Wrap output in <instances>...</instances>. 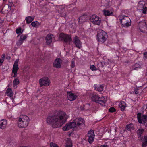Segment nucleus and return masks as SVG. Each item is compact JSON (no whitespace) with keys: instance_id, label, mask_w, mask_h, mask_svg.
Returning <instances> with one entry per match:
<instances>
[{"instance_id":"obj_1","label":"nucleus","mask_w":147,"mask_h":147,"mask_svg":"<svg viewBox=\"0 0 147 147\" xmlns=\"http://www.w3.org/2000/svg\"><path fill=\"white\" fill-rule=\"evenodd\" d=\"M67 115L63 111L58 112L53 115L48 116L46 122L49 124H51L54 128L61 127L66 121Z\"/></svg>"},{"instance_id":"obj_2","label":"nucleus","mask_w":147,"mask_h":147,"mask_svg":"<svg viewBox=\"0 0 147 147\" xmlns=\"http://www.w3.org/2000/svg\"><path fill=\"white\" fill-rule=\"evenodd\" d=\"M85 122L84 119L80 117L74 120L72 122L67 123L63 129L64 131H68L71 128L82 129L85 126Z\"/></svg>"},{"instance_id":"obj_3","label":"nucleus","mask_w":147,"mask_h":147,"mask_svg":"<svg viewBox=\"0 0 147 147\" xmlns=\"http://www.w3.org/2000/svg\"><path fill=\"white\" fill-rule=\"evenodd\" d=\"M89 96L92 101L100 104L102 106L105 105L106 100L104 97H99L98 94L96 92L91 93Z\"/></svg>"},{"instance_id":"obj_4","label":"nucleus","mask_w":147,"mask_h":147,"mask_svg":"<svg viewBox=\"0 0 147 147\" xmlns=\"http://www.w3.org/2000/svg\"><path fill=\"white\" fill-rule=\"evenodd\" d=\"M96 37L98 41L104 43L107 40L108 36L107 33L104 31L100 30L98 32Z\"/></svg>"},{"instance_id":"obj_5","label":"nucleus","mask_w":147,"mask_h":147,"mask_svg":"<svg viewBox=\"0 0 147 147\" xmlns=\"http://www.w3.org/2000/svg\"><path fill=\"white\" fill-rule=\"evenodd\" d=\"M29 121V117L26 115H23L22 118L19 119L18 126L20 128H25L28 126Z\"/></svg>"},{"instance_id":"obj_6","label":"nucleus","mask_w":147,"mask_h":147,"mask_svg":"<svg viewBox=\"0 0 147 147\" xmlns=\"http://www.w3.org/2000/svg\"><path fill=\"white\" fill-rule=\"evenodd\" d=\"M119 18L120 22L124 27H128L131 25V20L128 16L121 15L119 16Z\"/></svg>"},{"instance_id":"obj_7","label":"nucleus","mask_w":147,"mask_h":147,"mask_svg":"<svg viewBox=\"0 0 147 147\" xmlns=\"http://www.w3.org/2000/svg\"><path fill=\"white\" fill-rule=\"evenodd\" d=\"M59 39L60 40L63 41L64 43H68L69 45L72 42L71 37L69 35L65 34L63 33H61L59 36Z\"/></svg>"},{"instance_id":"obj_8","label":"nucleus","mask_w":147,"mask_h":147,"mask_svg":"<svg viewBox=\"0 0 147 147\" xmlns=\"http://www.w3.org/2000/svg\"><path fill=\"white\" fill-rule=\"evenodd\" d=\"M90 20L93 24L98 25L100 24L101 21V18L95 15L91 16L90 17Z\"/></svg>"},{"instance_id":"obj_9","label":"nucleus","mask_w":147,"mask_h":147,"mask_svg":"<svg viewBox=\"0 0 147 147\" xmlns=\"http://www.w3.org/2000/svg\"><path fill=\"white\" fill-rule=\"evenodd\" d=\"M147 122V115H141L140 113L138 112V123L144 126L145 123Z\"/></svg>"},{"instance_id":"obj_10","label":"nucleus","mask_w":147,"mask_h":147,"mask_svg":"<svg viewBox=\"0 0 147 147\" xmlns=\"http://www.w3.org/2000/svg\"><path fill=\"white\" fill-rule=\"evenodd\" d=\"M39 82L40 87L43 86H48L50 83V80L47 77H44L40 79Z\"/></svg>"},{"instance_id":"obj_11","label":"nucleus","mask_w":147,"mask_h":147,"mask_svg":"<svg viewBox=\"0 0 147 147\" xmlns=\"http://www.w3.org/2000/svg\"><path fill=\"white\" fill-rule=\"evenodd\" d=\"M73 42L77 48L80 49L82 47V42L80 40V38L78 36H75L74 37L73 39Z\"/></svg>"},{"instance_id":"obj_12","label":"nucleus","mask_w":147,"mask_h":147,"mask_svg":"<svg viewBox=\"0 0 147 147\" xmlns=\"http://www.w3.org/2000/svg\"><path fill=\"white\" fill-rule=\"evenodd\" d=\"M95 135L94 131L93 130H90L88 133V142L90 144L92 143L94 141Z\"/></svg>"},{"instance_id":"obj_13","label":"nucleus","mask_w":147,"mask_h":147,"mask_svg":"<svg viewBox=\"0 0 147 147\" xmlns=\"http://www.w3.org/2000/svg\"><path fill=\"white\" fill-rule=\"evenodd\" d=\"M138 26H139V29L141 31L143 32H145V30L147 29L146 23L144 21L140 22L138 23Z\"/></svg>"},{"instance_id":"obj_14","label":"nucleus","mask_w":147,"mask_h":147,"mask_svg":"<svg viewBox=\"0 0 147 147\" xmlns=\"http://www.w3.org/2000/svg\"><path fill=\"white\" fill-rule=\"evenodd\" d=\"M67 97L68 100L71 101L75 100L77 98V96L71 92H67Z\"/></svg>"},{"instance_id":"obj_15","label":"nucleus","mask_w":147,"mask_h":147,"mask_svg":"<svg viewBox=\"0 0 147 147\" xmlns=\"http://www.w3.org/2000/svg\"><path fill=\"white\" fill-rule=\"evenodd\" d=\"M53 36L54 35L51 33H49L47 35L45 38L47 45H49L51 44L53 38H54Z\"/></svg>"},{"instance_id":"obj_16","label":"nucleus","mask_w":147,"mask_h":147,"mask_svg":"<svg viewBox=\"0 0 147 147\" xmlns=\"http://www.w3.org/2000/svg\"><path fill=\"white\" fill-rule=\"evenodd\" d=\"M62 63V60L59 58H57L55 59L53 63L54 67L59 68L61 67V63Z\"/></svg>"},{"instance_id":"obj_17","label":"nucleus","mask_w":147,"mask_h":147,"mask_svg":"<svg viewBox=\"0 0 147 147\" xmlns=\"http://www.w3.org/2000/svg\"><path fill=\"white\" fill-rule=\"evenodd\" d=\"M7 125V120L3 119L0 121V128L3 129H5Z\"/></svg>"},{"instance_id":"obj_18","label":"nucleus","mask_w":147,"mask_h":147,"mask_svg":"<svg viewBox=\"0 0 147 147\" xmlns=\"http://www.w3.org/2000/svg\"><path fill=\"white\" fill-rule=\"evenodd\" d=\"M19 62V59H16L13 64L12 72H17L18 70L19 69V67H18V63Z\"/></svg>"},{"instance_id":"obj_19","label":"nucleus","mask_w":147,"mask_h":147,"mask_svg":"<svg viewBox=\"0 0 147 147\" xmlns=\"http://www.w3.org/2000/svg\"><path fill=\"white\" fill-rule=\"evenodd\" d=\"M95 90L98 92L102 91L103 90L104 86L103 85H98L96 84H95L94 86Z\"/></svg>"},{"instance_id":"obj_20","label":"nucleus","mask_w":147,"mask_h":147,"mask_svg":"<svg viewBox=\"0 0 147 147\" xmlns=\"http://www.w3.org/2000/svg\"><path fill=\"white\" fill-rule=\"evenodd\" d=\"M6 93L7 96H9L11 98H12L13 99V92L11 88H8L6 90Z\"/></svg>"},{"instance_id":"obj_21","label":"nucleus","mask_w":147,"mask_h":147,"mask_svg":"<svg viewBox=\"0 0 147 147\" xmlns=\"http://www.w3.org/2000/svg\"><path fill=\"white\" fill-rule=\"evenodd\" d=\"M34 16H29L26 17L25 18V20L27 24H29L31 23V22L34 20Z\"/></svg>"},{"instance_id":"obj_22","label":"nucleus","mask_w":147,"mask_h":147,"mask_svg":"<svg viewBox=\"0 0 147 147\" xmlns=\"http://www.w3.org/2000/svg\"><path fill=\"white\" fill-rule=\"evenodd\" d=\"M126 104L124 101H121L119 104V106L121 110L123 111L126 107Z\"/></svg>"},{"instance_id":"obj_23","label":"nucleus","mask_w":147,"mask_h":147,"mask_svg":"<svg viewBox=\"0 0 147 147\" xmlns=\"http://www.w3.org/2000/svg\"><path fill=\"white\" fill-rule=\"evenodd\" d=\"M103 12L104 15L105 16H113V12H110L109 11L107 10H104Z\"/></svg>"},{"instance_id":"obj_24","label":"nucleus","mask_w":147,"mask_h":147,"mask_svg":"<svg viewBox=\"0 0 147 147\" xmlns=\"http://www.w3.org/2000/svg\"><path fill=\"white\" fill-rule=\"evenodd\" d=\"M142 147H146L147 146V135L144 136L142 144Z\"/></svg>"},{"instance_id":"obj_25","label":"nucleus","mask_w":147,"mask_h":147,"mask_svg":"<svg viewBox=\"0 0 147 147\" xmlns=\"http://www.w3.org/2000/svg\"><path fill=\"white\" fill-rule=\"evenodd\" d=\"M85 16L84 15H83L79 17L78 19V21L79 23L80 24H81L82 22H85L86 21V20H84V18H85Z\"/></svg>"},{"instance_id":"obj_26","label":"nucleus","mask_w":147,"mask_h":147,"mask_svg":"<svg viewBox=\"0 0 147 147\" xmlns=\"http://www.w3.org/2000/svg\"><path fill=\"white\" fill-rule=\"evenodd\" d=\"M31 25L33 27H38L40 25V24L38 21H36L32 22Z\"/></svg>"},{"instance_id":"obj_27","label":"nucleus","mask_w":147,"mask_h":147,"mask_svg":"<svg viewBox=\"0 0 147 147\" xmlns=\"http://www.w3.org/2000/svg\"><path fill=\"white\" fill-rule=\"evenodd\" d=\"M145 4V3L144 1H140L138 3V7L140 8H144Z\"/></svg>"},{"instance_id":"obj_28","label":"nucleus","mask_w":147,"mask_h":147,"mask_svg":"<svg viewBox=\"0 0 147 147\" xmlns=\"http://www.w3.org/2000/svg\"><path fill=\"white\" fill-rule=\"evenodd\" d=\"M5 57V54H3L0 59V66L2 65L3 63L4 62Z\"/></svg>"},{"instance_id":"obj_29","label":"nucleus","mask_w":147,"mask_h":147,"mask_svg":"<svg viewBox=\"0 0 147 147\" xmlns=\"http://www.w3.org/2000/svg\"><path fill=\"white\" fill-rule=\"evenodd\" d=\"M20 83L19 80L18 78H15L13 81V86L18 85Z\"/></svg>"},{"instance_id":"obj_30","label":"nucleus","mask_w":147,"mask_h":147,"mask_svg":"<svg viewBox=\"0 0 147 147\" xmlns=\"http://www.w3.org/2000/svg\"><path fill=\"white\" fill-rule=\"evenodd\" d=\"M100 63L101 64V67H104L108 65L109 64V62L108 61L101 62Z\"/></svg>"},{"instance_id":"obj_31","label":"nucleus","mask_w":147,"mask_h":147,"mask_svg":"<svg viewBox=\"0 0 147 147\" xmlns=\"http://www.w3.org/2000/svg\"><path fill=\"white\" fill-rule=\"evenodd\" d=\"M144 132V129H138V137H140L139 136H141L143 134Z\"/></svg>"},{"instance_id":"obj_32","label":"nucleus","mask_w":147,"mask_h":147,"mask_svg":"<svg viewBox=\"0 0 147 147\" xmlns=\"http://www.w3.org/2000/svg\"><path fill=\"white\" fill-rule=\"evenodd\" d=\"M75 59H73L71 61L70 65L71 67V68H73L75 67Z\"/></svg>"},{"instance_id":"obj_33","label":"nucleus","mask_w":147,"mask_h":147,"mask_svg":"<svg viewBox=\"0 0 147 147\" xmlns=\"http://www.w3.org/2000/svg\"><path fill=\"white\" fill-rule=\"evenodd\" d=\"M27 35H22L20 36V39L23 42L27 38Z\"/></svg>"},{"instance_id":"obj_34","label":"nucleus","mask_w":147,"mask_h":147,"mask_svg":"<svg viewBox=\"0 0 147 147\" xmlns=\"http://www.w3.org/2000/svg\"><path fill=\"white\" fill-rule=\"evenodd\" d=\"M23 42L22 40H21L20 38L19 40L16 43V45L18 46H20L23 43Z\"/></svg>"},{"instance_id":"obj_35","label":"nucleus","mask_w":147,"mask_h":147,"mask_svg":"<svg viewBox=\"0 0 147 147\" xmlns=\"http://www.w3.org/2000/svg\"><path fill=\"white\" fill-rule=\"evenodd\" d=\"M16 33L17 34H19L20 33H22V29L21 27H19L18 28H17L16 31Z\"/></svg>"},{"instance_id":"obj_36","label":"nucleus","mask_w":147,"mask_h":147,"mask_svg":"<svg viewBox=\"0 0 147 147\" xmlns=\"http://www.w3.org/2000/svg\"><path fill=\"white\" fill-rule=\"evenodd\" d=\"M132 125V124H130L129 125H127L126 126V129L129 131H130L131 129V126Z\"/></svg>"},{"instance_id":"obj_37","label":"nucleus","mask_w":147,"mask_h":147,"mask_svg":"<svg viewBox=\"0 0 147 147\" xmlns=\"http://www.w3.org/2000/svg\"><path fill=\"white\" fill-rule=\"evenodd\" d=\"M144 67V64L143 62H140L138 64V69L143 68Z\"/></svg>"},{"instance_id":"obj_38","label":"nucleus","mask_w":147,"mask_h":147,"mask_svg":"<svg viewBox=\"0 0 147 147\" xmlns=\"http://www.w3.org/2000/svg\"><path fill=\"white\" fill-rule=\"evenodd\" d=\"M90 68L92 71H95L98 69L94 65H91Z\"/></svg>"},{"instance_id":"obj_39","label":"nucleus","mask_w":147,"mask_h":147,"mask_svg":"<svg viewBox=\"0 0 147 147\" xmlns=\"http://www.w3.org/2000/svg\"><path fill=\"white\" fill-rule=\"evenodd\" d=\"M108 111L109 112L112 113L115 111L116 109L114 107H111L109 109Z\"/></svg>"},{"instance_id":"obj_40","label":"nucleus","mask_w":147,"mask_h":147,"mask_svg":"<svg viewBox=\"0 0 147 147\" xmlns=\"http://www.w3.org/2000/svg\"><path fill=\"white\" fill-rule=\"evenodd\" d=\"M50 145L51 147H59L56 144L52 142L50 143Z\"/></svg>"},{"instance_id":"obj_41","label":"nucleus","mask_w":147,"mask_h":147,"mask_svg":"<svg viewBox=\"0 0 147 147\" xmlns=\"http://www.w3.org/2000/svg\"><path fill=\"white\" fill-rule=\"evenodd\" d=\"M65 147H72V144L71 142H67L66 145Z\"/></svg>"},{"instance_id":"obj_42","label":"nucleus","mask_w":147,"mask_h":147,"mask_svg":"<svg viewBox=\"0 0 147 147\" xmlns=\"http://www.w3.org/2000/svg\"><path fill=\"white\" fill-rule=\"evenodd\" d=\"M138 68V64L136 63L133 66L132 69L134 70H136Z\"/></svg>"},{"instance_id":"obj_43","label":"nucleus","mask_w":147,"mask_h":147,"mask_svg":"<svg viewBox=\"0 0 147 147\" xmlns=\"http://www.w3.org/2000/svg\"><path fill=\"white\" fill-rule=\"evenodd\" d=\"M142 10V13L144 14H146L147 7H144V8Z\"/></svg>"},{"instance_id":"obj_44","label":"nucleus","mask_w":147,"mask_h":147,"mask_svg":"<svg viewBox=\"0 0 147 147\" xmlns=\"http://www.w3.org/2000/svg\"><path fill=\"white\" fill-rule=\"evenodd\" d=\"M144 59H147V52H146L144 53Z\"/></svg>"},{"instance_id":"obj_45","label":"nucleus","mask_w":147,"mask_h":147,"mask_svg":"<svg viewBox=\"0 0 147 147\" xmlns=\"http://www.w3.org/2000/svg\"><path fill=\"white\" fill-rule=\"evenodd\" d=\"M14 74V75L13 76V77H14V78H15L17 76V72H12V74Z\"/></svg>"},{"instance_id":"obj_46","label":"nucleus","mask_w":147,"mask_h":147,"mask_svg":"<svg viewBox=\"0 0 147 147\" xmlns=\"http://www.w3.org/2000/svg\"><path fill=\"white\" fill-rule=\"evenodd\" d=\"M134 93L135 94H138V89H136L134 90Z\"/></svg>"},{"instance_id":"obj_47","label":"nucleus","mask_w":147,"mask_h":147,"mask_svg":"<svg viewBox=\"0 0 147 147\" xmlns=\"http://www.w3.org/2000/svg\"><path fill=\"white\" fill-rule=\"evenodd\" d=\"M100 147H109V146L107 145H102L100 146Z\"/></svg>"},{"instance_id":"obj_48","label":"nucleus","mask_w":147,"mask_h":147,"mask_svg":"<svg viewBox=\"0 0 147 147\" xmlns=\"http://www.w3.org/2000/svg\"><path fill=\"white\" fill-rule=\"evenodd\" d=\"M81 109L82 110H83L84 109V108L83 107H81Z\"/></svg>"},{"instance_id":"obj_49","label":"nucleus","mask_w":147,"mask_h":147,"mask_svg":"<svg viewBox=\"0 0 147 147\" xmlns=\"http://www.w3.org/2000/svg\"><path fill=\"white\" fill-rule=\"evenodd\" d=\"M136 115L137 116V119H138V113Z\"/></svg>"},{"instance_id":"obj_50","label":"nucleus","mask_w":147,"mask_h":147,"mask_svg":"<svg viewBox=\"0 0 147 147\" xmlns=\"http://www.w3.org/2000/svg\"><path fill=\"white\" fill-rule=\"evenodd\" d=\"M9 5H10V7L11 8V5L10 4H9Z\"/></svg>"},{"instance_id":"obj_51","label":"nucleus","mask_w":147,"mask_h":147,"mask_svg":"<svg viewBox=\"0 0 147 147\" xmlns=\"http://www.w3.org/2000/svg\"><path fill=\"white\" fill-rule=\"evenodd\" d=\"M3 1H6L7 0H3Z\"/></svg>"}]
</instances>
